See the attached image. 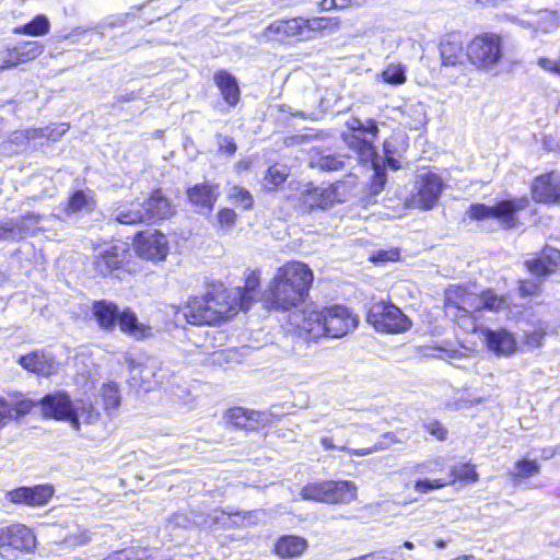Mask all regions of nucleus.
<instances>
[{"mask_svg": "<svg viewBox=\"0 0 560 560\" xmlns=\"http://www.w3.org/2000/svg\"><path fill=\"white\" fill-rule=\"evenodd\" d=\"M14 49V60L16 65L36 59L44 51V45L37 40H27L20 43Z\"/></svg>", "mask_w": 560, "mask_h": 560, "instance_id": "41", "label": "nucleus"}, {"mask_svg": "<svg viewBox=\"0 0 560 560\" xmlns=\"http://www.w3.org/2000/svg\"><path fill=\"white\" fill-rule=\"evenodd\" d=\"M470 63L479 70H492L503 58V39L495 33L474 37L466 48Z\"/></svg>", "mask_w": 560, "mask_h": 560, "instance_id": "4", "label": "nucleus"}, {"mask_svg": "<svg viewBox=\"0 0 560 560\" xmlns=\"http://www.w3.org/2000/svg\"><path fill=\"white\" fill-rule=\"evenodd\" d=\"M398 442H399V440L396 438V435L393 432H386V433L382 434L381 439L375 444H373L370 447H363V448H352V447H348L347 445L337 446L334 444L331 438L325 436V438L320 439V444L325 450L337 448L339 451L348 453L349 455H354V456H366V455H370V454L378 452V451H384V450L389 448L392 445H394Z\"/></svg>", "mask_w": 560, "mask_h": 560, "instance_id": "21", "label": "nucleus"}, {"mask_svg": "<svg viewBox=\"0 0 560 560\" xmlns=\"http://www.w3.org/2000/svg\"><path fill=\"white\" fill-rule=\"evenodd\" d=\"M417 192L412 196V202L416 207L430 210L433 209L444 189L442 178L432 172H425L417 176L415 184Z\"/></svg>", "mask_w": 560, "mask_h": 560, "instance_id": "8", "label": "nucleus"}, {"mask_svg": "<svg viewBox=\"0 0 560 560\" xmlns=\"http://www.w3.org/2000/svg\"><path fill=\"white\" fill-rule=\"evenodd\" d=\"M539 285V280H523L520 282L518 290L522 296H528L537 293Z\"/></svg>", "mask_w": 560, "mask_h": 560, "instance_id": "59", "label": "nucleus"}, {"mask_svg": "<svg viewBox=\"0 0 560 560\" xmlns=\"http://www.w3.org/2000/svg\"><path fill=\"white\" fill-rule=\"evenodd\" d=\"M215 138L220 152L226 153L229 155H233L236 152L237 147L233 138L223 135H217Z\"/></svg>", "mask_w": 560, "mask_h": 560, "instance_id": "56", "label": "nucleus"}, {"mask_svg": "<svg viewBox=\"0 0 560 560\" xmlns=\"http://www.w3.org/2000/svg\"><path fill=\"white\" fill-rule=\"evenodd\" d=\"M36 537L31 528L23 524H10V548L23 552H31L35 548Z\"/></svg>", "mask_w": 560, "mask_h": 560, "instance_id": "29", "label": "nucleus"}, {"mask_svg": "<svg viewBox=\"0 0 560 560\" xmlns=\"http://www.w3.org/2000/svg\"><path fill=\"white\" fill-rule=\"evenodd\" d=\"M143 202L149 222L163 220L173 214V207L170 200L162 195L160 189L154 190Z\"/></svg>", "mask_w": 560, "mask_h": 560, "instance_id": "30", "label": "nucleus"}, {"mask_svg": "<svg viewBox=\"0 0 560 560\" xmlns=\"http://www.w3.org/2000/svg\"><path fill=\"white\" fill-rule=\"evenodd\" d=\"M213 80L224 101L231 106L236 105L240 101V88L236 78L226 70H219L214 73Z\"/></svg>", "mask_w": 560, "mask_h": 560, "instance_id": "31", "label": "nucleus"}, {"mask_svg": "<svg viewBox=\"0 0 560 560\" xmlns=\"http://www.w3.org/2000/svg\"><path fill=\"white\" fill-rule=\"evenodd\" d=\"M54 494V488L48 485L36 487H20L7 493V498L15 504L40 506L48 502Z\"/></svg>", "mask_w": 560, "mask_h": 560, "instance_id": "17", "label": "nucleus"}, {"mask_svg": "<svg viewBox=\"0 0 560 560\" xmlns=\"http://www.w3.org/2000/svg\"><path fill=\"white\" fill-rule=\"evenodd\" d=\"M407 67L402 63H389L381 72L383 82L390 85H401L407 81Z\"/></svg>", "mask_w": 560, "mask_h": 560, "instance_id": "44", "label": "nucleus"}, {"mask_svg": "<svg viewBox=\"0 0 560 560\" xmlns=\"http://www.w3.org/2000/svg\"><path fill=\"white\" fill-rule=\"evenodd\" d=\"M100 417L98 410L91 404L82 401L80 406L73 407L69 421L75 429L80 427V423H93Z\"/></svg>", "mask_w": 560, "mask_h": 560, "instance_id": "40", "label": "nucleus"}, {"mask_svg": "<svg viewBox=\"0 0 560 560\" xmlns=\"http://www.w3.org/2000/svg\"><path fill=\"white\" fill-rule=\"evenodd\" d=\"M453 483V480L443 479H419L415 482V490L420 493H427L431 490L441 489L447 485Z\"/></svg>", "mask_w": 560, "mask_h": 560, "instance_id": "53", "label": "nucleus"}, {"mask_svg": "<svg viewBox=\"0 0 560 560\" xmlns=\"http://www.w3.org/2000/svg\"><path fill=\"white\" fill-rule=\"evenodd\" d=\"M121 551H130V553L126 555V559L124 560H150L153 559V555L151 550L142 547H129L121 549Z\"/></svg>", "mask_w": 560, "mask_h": 560, "instance_id": "55", "label": "nucleus"}, {"mask_svg": "<svg viewBox=\"0 0 560 560\" xmlns=\"http://www.w3.org/2000/svg\"><path fill=\"white\" fill-rule=\"evenodd\" d=\"M486 343L497 355H510L516 350V340L514 336L505 329H485L482 331Z\"/></svg>", "mask_w": 560, "mask_h": 560, "instance_id": "24", "label": "nucleus"}, {"mask_svg": "<svg viewBox=\"0 0 560 560\" xmlns=\"http://www.w3.org/2000/svg\"><path fill=\"white\" fill-rule=\"evenodd\" d=\"M303 500L323 503H349L357 497V487L350 481H322L308 483L301 490Z\"/></svg>", "mask_w": 560, "mask_h": 560, "instance_id": "6", "label": "nucleus"}, {"mask_svg": "<svg viewBox=\"0 0 560 560\" xmlns=\"http://www.w3.org/2000/svg\"><path fill=\"white\" fill-rule=\"evenodd\" d=\"M539 472V465L536 460L522 459L518 460L513 470L511 471V476L513 478V485L518 486L523 479L535 476Z\"/></svg>", "mask_w": 560, "mask_h": 560, "instance_id": "45", "label": "nucleus"}, {"mask_svg": "<svg viewBox=\"0 0 560 560\" xmlns=\"http://www.w3.org/2000/svg\"><path fill=\"white\" fill-rule=\"evenodd\" d=\"M325 310L313 308L296 310L290 314V323L302 332H305L310 339H317L325 335Z\"/></svg>", "mask_w": 560, "mask_h": 560, "instance_id": "13", "label": "nucleus"}, {"mask_svg": "<svg viewBox=\"0 0 560 560\" xmlns=\"http://www.w3.org/2000/svg\"><path fill=\"white\" fill-rule=\"evenodd\" d=\"M148 212H145L144 202L137 199L127 206L118 207L112 214V218L121 224L149 223Z\"/></svg>", "mask_w": 560, "mask_h": 560, "instance_id": "28", "label": "nucleus"}, {"mask_svg": "<svg viewBox=\"0 0 560 560\" xmlns=\"http://www.w3.org/2000/svg\"><path fill=\"white\" fill-rule=\"evenodd\" d=\"M529 201L526 197L504 199L493 206L472 203L468 215L472 220L495 219L505 229H513L520 224L518 212L527 208Z\"/></svg>", "mask_w": 560, "mask_h": 560, "instance_id": "3", "label": "nucleus"}, {"mask_svg": "<svg viewBox=\"0 0 560 560\" xmlns=\"http://www.w3.org/2000/svg\"><path fill=\"white\" fill-rule=\"evenodd\" d=\"M525 265L532 275L545 277L560 266V250L551 246H545L540 258L526 260Z\"/></svg>", "mask_w": 560, "mask_h": 560, "instance_id": "25", "label": "nucleus"}, {"mask_svg": "<svg viewBox=\"0 0 560 560\" xmlns=\"http://www.w3.org/2000/svg\"><path fill=\"white\" fill-rule=\"evenodd\" d=\"M357 324L355 318L351 316L348 308L341 305H335L325 308V335L326 337L340 338L348 334L350 328Z\"/></svg>", "mask_w": 560, "mask_h": 560, "instance_id": "14", "label": "nucleus"}, {"mask_svg": "<svg viewBox=\"0 0 560 560\" xmlns=\"http://www.w3.org/2000/svg\"><path fill=\"white\" fill-rule=\"evenodd\" d=\"M440 56L442 65L445 67H455L462 63L463 45L459 40L445 39L440 45Z\"/></svg>", "mask_w": 560, "mask_h": 560, "instance_id": "36", "label": "nucleus"}, {"mask_svg": "<svg viewBox=\"0 0 560 560\" xmlns=\"http://www.w3.org/2000/svg\"><path fill=\"white\" fill-rule=\"evenodd\" d=\"M339 25L337 18H313L305 20V28L308 31V39L312 38L313 33L319 32L326 28L335 30Z\"/></svg>", "mask_w": 560, "mask_h": 560, "instance_id": "47", "label": "nucleus"}, {"mask_svg": "<svg viewBox=\"0 0 560 560\" xmlns=\"http://www.w3.org/2000/svg\"><path fill=\"white\" fill-rule=\"evenodd\" d=\"M404 151L402 143H398L397 139L392 138L388 140H385L384 142V154H385V161L388 167H390L394 171H397L400 168V163L398 158L401 155V152Z\"/></svg>", "mask_w": 560, "mask_h": 560, "instance_id": "46", "label": "nucleus"}, {"mask_svg": "<svg viewBox=\"0 0 560 560\" xmlns=\"http://www.w3.org/2000/svg\"><path fill=\"white\" fill-rule=\"evenodd\" d=\"M229 198L245 210L250 209L254 203L252 194L241 186H233L229 191Z\"/></svg>", "mask_w": 560, "mask_h": 560, "instance_id": "49", "label": "nucleus"}, {"mask_svg": "<svg viewBox=\"0 0 560 560\" xmlns=\"http://www.w3.org/2000/svg\"><path fill=\"white\" fill-rule=\"evenodd\" d=\"M363 560H395V559L388 557V552L386 550H377L374 552L363 555Z\"/></svg>", "mask_w": 560, "mask_h": 560, "instance_id": "63", "label": "nucleus"}, {"mask_svg": "<svg viewBox=\"0 0 560 560\" xmlns=\"http://www.w3.org/2000/svg\"><path fill=\"white\" fill-rule=\"evenodd\" d=\"M337 198V194L331 186L327 187H312L308 188L303 195L304 205L312 208L326 209L330 207Z\"/></svg>", "mask_w": 560, "mask_h": 560, "instance_id": "32", "label": "nucleus"}, {"mask_svg": "<svg viewBox=\"0 0 560 560\" xmlns=\"http://www.w3.org/2000/svg\"><path fill=\"white\" fill-rule=\"evenodd\" d=\"M34 402L22 395L0 396V429L9 422L25 416L34 407Z\"/></svg>", "mask_w": 560, "mask_h": 560, "instance_id": "18", "label": "nucleus"}, {"mask_svg": "<svg viewBox=\"0 0 560 560\" xmlns=\"http://www.w3.org/2000/svg\"><path fill=\"white\" fill-rule=\"evenodd\" d=\"M538 66L544 70L550 71L552 73L559 74L560 72V63L553 61L549 58L541 57L538 59Z\"/></svg>", "mask_w": 560, "mask_h": 560, "instance_id": "62", "label": "nucleus"}, {"mask_svg": "<svg viewBox=\"0 0 560 560\" xmlns=\"http://www.w3.org/2000/svg\"><path fill=\"white\" fill-rule=\"evenodd\" d=\"M39 214L27 212L19 218H7L0 221V241L14 238L30 229L31 224H37Z\"/></svg>", "mask_w": 560, "mask_h": 560, "instance_id": "26", "label": "nucleus"}, {"mask_svg": "<svg viewBox=\"0 0 560 560\" xmlns=\"http://www.w3.org/2000/svg\"><path fill=\"white\" fill-rule=\"evenodd\" d=\"M465 299L460 310L462 317L475 316L482 310L499 312L509 306L506 296L499 295L493 290H486L479 294L469 291Z\"/></svg>", "mask_w": 560, "mask_h": 560, "instance_id": "9", "label": "nucleus"}, {"mask_svg": "<svg viewBox=\"0 0 560 560\" xmlns=\"http://www.w3.org/2000/svg\"><path fill=\"white\" fill-rule=\"evenodd\" d=\"M532 195L537 202H556L560 199V175L549 173L535 179Z\"/></svg>", "mask_w": 560, "mask_h": 560, "instance_id": "19", "label": "nucleus"}, {"mask_svg": "<svg viewBox=\"0 0 560 560\" xmlns=\"http://www.w3.org/2000/svg\"><path fill=\"white\" fill-rule=\"evenodd\" d=\"M372 165L374 170V175L370 190L371 195L376 196L384 189V186L386 184V173L377 160H373Z\"/></svg>", "mask_w": 560, "mask_h": 560, "instance_id": "52", "label": "nucleus"}, {"mask_svg": "<svg viewBox=\"0 0 560 560\" xmlns=\"http://www.w3.org/2000/svg\"><path fill=\"white\" fill-rule=\"evenodd\" d=\"M131 373H132V377L135 378L136 376H139L145 384L147 386L144 387L145 390H149L151 388V382H150V377L151 376H155L154 375V372H153V368L151 366H133L131 369Z\"/></svg>", "mask_w": 560, "mask_h": 560, "instance_id": "57", "label": "nucleus"}, {"mask_svg": "<svg viewBox=\"0 0 560 560\" xmlns=\"http://www.w3.org/2000/svg\"><path fill=\"white\" fill-rule=\"evenodd\" d=\"M347 160L348 158L341 154L317 153L312 156L310 164L325 172H334L343 170Z\"/></svg>", "mask_w": 560, "mask_h": 560, "instance_id": "37", "label": "nucleus"}, {"mask_svg": "<svg viewBox=\"0 0 560 560\" xmlns=\"http://www.w3.org/2000/svg\"><path fill=\"white\" fill-rule=\"evenodd\" d=\"M101 392L105 409H116L120 405V394L116 383L104 384Z\"/></svg>", "mask_w": 560, "mask_h": 560, "instance_id": "48", "label": "nucleus"}, {"mask_svg": "<svg viewBox=\"0 0 560 560\" xmlns=\"http://www.w3.org/2000/svg\"><path fill=\"white\" fill-rule=\"evenodd\" d=\"M468 290L460 285H450L445 291V312L450 316H457L460 313L464 300Z\"/></svg>", "mask_w": 560, "mask_h": 560, "instance_id": "38", "label": "nucleus"}, {"mask_svg": "<svg viewBox=\"0 0 560 560\" xmlns=\"http://www.w3.org/2000/svg\"><path fill=\"white\" fill-rule=\"evenodd\" d=\"M127 254L128 248L125 243L97 248L93 257L94 270L101 276H107L121 267Z\"/></svg>", "mask_w": 560, "mask_h": 560, "instance_id": "11", "label": "nucleus"}, {"mask_svg": "<svg viewBox=\"0 0 560 560\" xmlns=\"http://www.w3.org/2000/svg\"><path fill=\"white\" fill-rule=\"evenodd\" d=\"M523 26L534 27L542 32H549L556 28L559 24V16L557 12L550 10H540L536 13V18L527 22H521Z\"/></svg>", "mask_w": 560, "mask_h": 560, "instance_id": "39", "label": "nucleus"}, {"mask_svg": "<svg viewBox=\"0 0 560 560\" xmlns=\"http://www.w3.org/2000/svg\"><path fill=\"white\" fill-rule=\"evenodd\" d=\"M456 479L464 481H476L477 472L475 471L474 466L470 464H460L454 466L447 480H453L454 482Z\"/></svg>", "mask_w": 560, "mask_h": 560, "instance_id": "51", "label": "nucleus"}, {"mask_svg": "<svg viewBox=\"0 0 560 560\" xmlns=\"http://www.w3.org/2000/svg\"><path fill=\"white\" fill-rule=\"evenodd\" d=\"M91 540V536L86 529L79 528L75 533L67 535L62 541H55L54 545L65 546L67 548H75L86 545Z\"/></svg>", "mask_w": 560, "mask_h": 560, "instance_id": "50", "label": "nucleus"}, {"mask_svg": "<svg viewBox=\"0 0 560 560\" xmlns=\"http://www.w3.org/2000/svg\"><path fill=\"white\" fill-rule=\"evenodd\" d=\"M136 253L144 259L161 261L168 254V242L159 231L142 232L136 238Z\"/></svg>", "mask_w": 560, "mask_h": 560, "instance_id": "10", "label": "nucleus"}, {"mask_svg": "<svg viewBox=\"0 0 560 560\" xmlns=\"http://www.w3.org/2000/svg\"><path fill=\"white\" fill-rule=\"evenodd\" d=\"M50 23L46 15H36L31 22L15 27V34L28 35V36H43L49 33Z\"/></svg>", "mask_w": 560, "mask_h": 560, "instance_id": "42", "label": "nucleus"}, {"mask_svg": "<svg viewBox=\"0 0 560 560\" xmlns=\"http://www.w3.org/2000/svg\"><path fill=\"white\" fill-rule=\"evenodd\" d=\"M289 168L282 164H275L270 166L262 180V186L267 190H275L283 184L289 176Z\"/></svg>", "mask_w": 560, "mask_h": 560, "instance_id": "43", "label": "nucleus"}, {"mask_svg": "<svg viewBox=\"0 0 560 560\" xmlns=\"http://www.w3.org/2000/svg\"><path fill=\"white\" fill-rule=\"evenodd\" d=\"M260 271L248 270L246 273L245 284L237 288L236 296L233 303L238 306L241 311H247L252 304L260 296Z\"/></svg>", "mask_w": 560, "mask_h": 560, "instance_id": "23", "label": "nucleus"}, {"mask_svg": "<svg viewBox=\"0 0 560 560\" xmlns=\"http://www.w3.org/2000/svg\"><path fill=\"white\" fill-rule=\"evenodd\" d=\"M265 35L269 39L279 42L308 39V31L305 28L303 18L277 20L266 28Z\"/></svg>", "mask_w": 560, "mask_h": 560, "instance_id": "12", "label": "nucleus"}, {"mask_svg": "<svg viewBox=\"0 0 560 560\" xmlns=\"http://www.w3.org/2000/svg\"><path fill=\"white\" fill-rule=\"evenodd\" d=\"M43 413L57 420L69 421L73 406L70 397L63 392L46 395L42 399Z\"/></svg>", "mask_w": 560, "mask_h": 560, "instance_id": "20", "label": "nucleus"}, {"mask_svg": "<svg viewBox=\"0 0 560 560\" xmlns=\"http://www.w3.org/2000/svg\"><path fill=\"white\" fill-rule=\"evenodd\" d=\"M307 540L300 536H282L276 544V553L281 558H298L306 550Z\"/></svg>", "mask_w": 560, "mask_h": 560, "instance_id": "34", "label": "nucleus"}, {"mask_svg": "<svg viewBox=\"0 0 560 560\" xmlns=\"http://www.w3.org/2000/svg\"><path fill=\"white\" fill-rule=\"evenodd\" d=\"M117 322L121 331L135 339H144L152 336V327L140 323L136 313L130 308L121 311Z\"/></svg>", "mask_w": 560, "mask_h": 560, "instance_id": "27", "label": "nucleus"}, {"mask_svg": "<svg viewBox=\"0 0 560 560\" xmlns=\"http://www.w3.org/2000/svg\"><path fill=\"white\" fill-rule=\"evenodd\" d=\"M93 316L100 327L112 330L119 317V310L116 304L107 301H98L93 304Z\"/></svg>", "mask_w": 560, "mask_h": 560, "instance_id": "33", "label": "nucleus"}, {"mask_svg": "<svg viewBox=\"0 0 560 560\" xmlns=\"http://www.w3.org/2000/svg\"><path fill=\"white\" fill-rule=\"evenodd\" d=\"M439 466V462L435 459H429L423 463L416 464L413 466V472L416 474H429L434 472Z\"/></svg>", "mask_w": 560, "mask_h": 560, "instance_id": "61", "label": "nucleus"}, {"mask_svg": "<svg viewBox=\"0 0 560 560\" xmlns=\"http://www.w3.org/2000/svg\"><path fill=\"white\" fill-rule=\"evenodd\" d=\"M346 126L349 132H343V141L350 149H353L362 161L373 160L375 148L373 141L377 136L378 127L375 120L365 121L351 117Z\"/></svg>", "mask_w": 560, "mask_h": 560, "instance_id": "5", "label": "nucleus"}, {"mask_svg": "<svg viewBox=\"0 0 560 560\" xmlns=\"http://www.w3.org/2000/svg\"><path fill=\"white\" fill-rule=\"evenodd\" d=\"M218 220L222 228L231 229L235 224L236 213L230 208H224L219 211Z\"/></svg>", "mask_w": 560, "mask_h": 560, "instance_id": "58", "label": "nucleus"}, {"mask_svg": "<svg viewBox=\"0 0 560 560\" xmlns=\"http://www.w3.org/2000/svg\"><path fill=\"white\" fill-rule=\"evenodd\" d=\"M366 320L381 332L399 334L411 327V320L397 306L383 301L371 305Z\"/></svg>", "mask_w": 560, "mask_h": 560, "instance_id": "7", "label": "nucleus"}, {"mask_svg": "<svg viewBox=\"0 0 560 560\" xmlns=\"http://www.w3.org/2000/svg\"><path fill=\"white\" fill-rule=\"evenodd\" d=\"M14 49L5 46H0V70L16 67V60H14Z\"/></svg>", "mask_w": 560, "mask_h": 560, "instance_id": "54", "label": "nucleus"}, {"mask_svg": "<svg viewBox=\"0 0 560 560\" xmlns=\"http://www.w3.org/2000/svg\"><path fill=\"white\" fill-rule=\"evenodd\" d=\"M23 369L40 376H50L59 369V363L51 352L36 350L19 358Z\"/></svg>", "mask_w": 560, "mask_h": 560, "instance_id": "16", "label": "nucleus"}, {"mask_svg": "<svg viewBox=\"0 0 560 560\" xmlns=\"http://www.w3.org/2000/svg\"><path fill=\"white\" fill-rule=\"evenodd\" d=\"M95 207V200L91 190H77L68 199L63 210L68 214L91 212Z\"/></svg>", "mask_w": 560, "mask_h": 560, "instance_id": "35", "label": "nucleus"}, {"mask_svg": "<svg viewBox=\"0 0 560 560\" xmlns=\"http://www.w3.org/2000/svg\"><path fill=\"white\" fill-rule=\"evenodd\" d=\"M273 416L265 411L248 410L242 407L231 408L228 412V421L235 428L246 431H255L272 422Z\"/></svg>", "mask_w": 560, "mask_h": 560, "instance_id": "15", "label": "nucleus"}, {"mask_svg": "<svg viewBox=\"0 0 560 560\" xmlns=\"http://www.w3.org/2000/svg\"><path fill=\"white\" fill-rule=\"evenodd\" d=\"M313 271L300 261L279 267L265 292V300L273 308L289 311L302 303L313 282Z\"/></svg>", "mask_w": 560, "mask_h": 560, "instance_id": "1", "label": "nucleus"}, {"mask_svg": "<svg viewBox=\"0 0 560 560\" xmlns=\"http://www.w3.org/2000/svg\"><path fill=\"white\" fill-rule=\"evenodd\" d=\"M425 430L436 436L439 440L443 441L446 439L447 431L445 428L438 421H431L424 424Z\"/></svg>", "mask_w": 560, "mask_h": 560, "instance_id": "60", "label": "nucleus"}, {"mask_svg": "<svg viewBox=\"0 0 560 560\" xmlns=\"http://www.w3.org/2000/svg\"><path fill=\"white\" fill-rule=\"evenodd\" d=\"M544 338V332L534 331L527 336V343L534 347H539Z\"/></svg>", "mask_w": 560, "mask_h": 560, "instance_id": "64", "label": "nucleus"}, {"mask_svg": "<svg viewBox=\"0 0 560 560\" xmlns=\"http://www.w3.org/2000/svg\"><path fill=\"white\" fill-rule=\"evenodd\" d=\"M187 196L200 212L210 213L219 197V187L210 183L197 184L187 190Z\"/></svg>", "mask_w": 560, "mask_h": 560, "instance_id": "22", "label": "nucleus"}, {"mask_svg": "<svg viewBox=\"0 0 560 560\" xmlns=\"http://www.w3.org/2000/svg\"><path fill=\"white\" fill-rule=\"evenodd\" d=\"M233 308L226 302L224 291L209 292L190 299L175 313V320H186L191 325H212L229 317Z\"/></svg>", "mask_w": 560, "mask_h": 560, "instance_id": "2", "label": "nucleus"}]
</instances>
